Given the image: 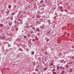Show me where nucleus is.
<instances>
[{
	"label": "nucleus",
	"mask_w": 74,
	"mask_h": 74,
	"mask_svg": "<svg viewBox=\"0 0 74 74\" xmlns=\"http://www.w3.org/2000/svg\"><path fill=\"white\" fill-rule=\"evenodd\" d=\"M60 68H61V69H63V70H64V68L62 67V66H61Z\"/></svg>",
	"instance_id": "nucleus-11"
},
{
	"label": "nucleus",
	"mask_w": 74,
	"mask_h": 74,
	"mask_svg": "<svg viewBox=\"0 0 74 74\" xmlns=\"http://www.w3.org/2000/svg\"><path fill=\"white\" fill-rule=\"evenodd\" d=\"M60 11H61V12H63V9H61Z\"/></svg>",
	"instance_id": "nucleus-27"
},
{
	"label": "nucleus",
	"mask_w": 74,
	"mask_h": 74,
	"mask_svg": "<svg viewBox=\"0 0 74 74\" xmlns=\"http://www.w3.org/2000/svg\"><path fill=\"white\" fill-rule=\"evenodd\" d=\"M15 21H14V22H15V23H16V22H15Z\"/></svg>",
	"instance_id": "nucleus-53"
},
{
	"label": "nucleus",
	"mask_w": 74,
	"mask_h": 74,
	"mask_svg": "<svg viewBox=\"0 0 74 74\" xmlns=\"http://www.w3.org/2000/svg\"><path fill=\"white\" fill-rule=\"evenodd\" d=\"M63 8V7H60V9H61V10H62Z\"/></svg>",
	"instance_id": "nucleus-26"
},
{
	"label": "nucleus",
	"mask_w": 74,
	"mask_h": 74,
	"mask_svg": "<svg viewBox=\"0 0 74 74\" xmlns=\"http://www.w3.org/2000/svg\"><path fill=\"white\" fill-rule=\"evenodd\" d=\"M60 63H63V62L64 61V60H60Z\"/></svg>",
	"instance_id": "nucleus-7"
},
{
	"label": "nucleus",
	"mask_w": 74,
	"mask_h": 74,
	"mask_svg": "<svg viewBox=\"0 0 74 74\" xmlns=\"http://www.w3.org/2000/svg\"><path fill=\"white\" fill-rule=\"evenodd\" d=\"M52 73L53 74H56V72H52Z\"/></svg>",
	"instance_id": "nucleus-17"
},
{
	"label": "nucleus",
	"mask_w": 74,
	"mask_h": 74,
	"mask_svg": "<svg viewBox=\"0 0 74 74\" xmlns=\"http://www.w3.org/2000/svg\"><path fill=\"white\" fill-rule=\"evenodd\" d=\"M61 15H62V14H61V15H60V16H61Z\"/></svg>",
	"instance_id": "nucleus-50"
},
{
	"label": "nucleus",
	"mask_w": 74,
	"mask_h": 74,
	"mask_svg": "<svg viewBox=\"0 0 74 74\" xmlns=\"http://www.w3.org/2000/svg\"><path fill=\"white\" fill-rule=\"evenodd\" d=\"M71 58L72 59H74V56H73L71 57Z\"/></svg>",
	"instance_id": "nucleus-23"
},
{
	"label": "nucleus",
	"mask_w": 74,
	"mask_h": 74,
	"mask_svg": "<svg viewBox=\"0 0 74 74\" xmlns=\"http://www.w3.org/2000/svg\"><path fill=\"white\" fill-rule=\"evenodd\" d=\"M30 34H28L27 35V36H28V37H30Z\"/></svg>",
	"instance_id": "nucleus-25"
},
{
	"label": "nucleus",
	"mask_w": 74,
	"mask_h": 74,
	"mask_svg": "<svg viewBox=\"0 0 74 74\" xmlns=\"http://www.w3.org/2000/svg\"><path fill=\"white\" fill-rule=\"evenodd\" d=\"M64 73V71H62V72L60 73V74H63V73Z\"/></svg>",
	"instance_id": "nucleus-12"
},
{
	"label": "nucleus",
	"mask_w": 74,
	"mask_h": 74,
	"mask_svg": "<svg viewBox=\"0 0 74 74\" xmlns=\"http://www.w3.org/2000/svg\"><path fill=\"white\" fill-rule=\"evenodd\" d=\"M10 25V26H11V25Z\"/></svg>",
	"instance_id": "nucleus-55"
},
{
	"label": "nucleus",
	"mask_w": 74,
	"mask_h": 74,
	"mask_svg": "<svg viewBox=\"0 0 74 74\" xmlns=\"http://www.w3.org/2000/svg\"><path fill=\"white\" fill-rule=\"evenodd\" d=\"M0 38H1V37L0 36Z\"/></svg>",
	"instance_id": "nucleus-51"
},
{
	"label": "nucleus",
	"mask_w": 74,
	"mask_h": 74,
	"mask_svg": "<svg viewBox=\"0 0 74 74\" xmlns=\"http://www.w3.org/2000/svg\"><path fill=\"white\" fill-rule=\"evenodd\" d=\"M52 71H55V69H53L52 70Z\"/></svg>",
	"instance_id": "nucleus-24"
},
{
	"label": "nucleus",
	"mask_w": 74,
	"mask_h": 74,
	"mask_svg": "<svg viewBox=\"0 0 74 74\" xmlns=\"http://www.w3.org/2000/svg\"><path fill=\"white\" fill-rule=\"evenodd\" d=\"M2 37L3 38H5V35H3Z\"/></svg>",
	"instance_id": "nucleus-15"
},
{
	"label": "nucleus",
	"mask_w": 74,
	"mask_h": 74,
	"mask_svg": "<svg viewBox=\"0 0 74 74\" xmlns=\"http://www.w3.org/2000/svg\"><path fill=\"white\" fill-rule=\"evenodd\" d=\"M9 12H10V11L9 10L7 12H6L7 14H9Z\"/></svg>",
	"instance_id": "nucleus-10"
},
{
	"label": "nucleus",
	"mask_w": 74,
	"mask_h": 74,
	"mask_svg": "<svg viewBox=\"0 0 74 74\" xmlns=\"http://www.w3.org/2000/svg\"><path fill=\"white\" fill-rule=\"evenodd\" d=\"M13 19V17H12L11 18H10V20L11 21H12V20Z\"/></svg>",
	"instance_id": "nucleus-29"
},
{
	"label": "nucleus",
	"mask_w": 74,
	"mask_h": 74,
	"mask_svg": "<svg viewBox=\"0 0 74 74\" xmlns=\"http://www.w3.org/2000/svg\"><path fill=\"white\" fill-rule=\"evenodd\" d=\"M43 18L40 19V21L41 22H42V21H43Z\"/></svg>",
	"instance_id": "nucleus-19"
},
{
	"label": "nucleus",
	"mask_w": 74,
	"mask_h": 74,
	"mask_svg": "<svg viewBox=\"0 0 74 74\" xmlns=\"http://www.w3.org/2000/svg\"><path fill=\"white\" fill-rule=\"evenodd\" d=\"M49 39L48 38H47L46 39V41H47V42H48L49 41Z\"/></svg>",
	"instance_id": "nucleus-9"
},
{
	"label": "nucleus",
	"mask_w": 74,
	"mask_h": 74,
	"mask_svg": "<svg viewBox=\"0 0 74 74\" xmlns=\"http://www.w3.org/2000/svg\"><path fill=\"white\" fill-rule=\"evenodd\" d=\"M53 28H55V26H53Z\"/></svg>",
	"instance_id": "nucleus-45"
},
{
	"label": "nucleus",
	"mask_w": 74,
	"mask_h": 74,
	"mask_svg": "<svg viewBox=\"0 0 74 74\" xmlns=\"http://www.w3.org/2000/svg\"><path fill=\"white\" fill-rule=\"evenodd\" d=\"M64 11H65V12H67L68 11H67V10H64Z\"/></svg>",
	"instance_id": "nucleus-35"
},
{
	"label": "nucleus",
	"mask_w": 74,
	"mask_h": 74,
	"mask_svg": "<svg viewBox=\"0 0 74 74\" xmlns=\"http://www.w3.org/2000/svg\"><path fill=\"white\" fill-rule=\"evenodd\" d=\"M47 38V37H46V38Z\"/></svg>",
	"instance_id": "nucleus-58"
},
{
	"label": "nucleus",
	"mask_w": 74,
	"mask_h": 74,
	"mask_svg": "<svg viewBox=\"0 0 74 74\" xmlns=\"http://www.w3.org/2000/svg\"><path fill=\"white\" fill-rule=\"evenodd\" d=\"M45 27V25H43L42 26H40V28H41V29H43Z\"/></svg>",
	"instance_id": "nucleus-1"
},
{
	"label": "nucleus",
	"mask_w": 74,
	"mask_h": 74,
	"mask_svg": "<svg viewBox=\"0 0 74 74\" xmlns=\"http://www.w3.org/2000/svg\"><path fill=\"white\" fill-rule=\"evenodd\" d=\"M33 29L34 30H35V27H33Z\"/></svg>",
	"instance_id": "nucleus-39"
},
{
	"label": "nucleus",
	"mask_w": 74,
	"mask_h": 74,
	"mask_svg": "<svg viewBox=\"0 0 74 74\" xmlns=\"http://www.w3.org/2000/svg\"><path fill=\"white\" fill-rule=\"evenodd\" d=\"M16 31H18V28H16Z\"/></svg>",
	"instance_id": "nucleus-20"
},
{
	"label": "nucleus",
	"mask_w": 74,
	"mask_h": 74,
	"mask_svg": "<svg viewBox=\"0 0 74 74\" xmlns=\"http://www.w3.org/2000/svg\"><path fill=\"white\" fill-rule=\"evenodd\" d=\"M18 21H22V20H21V19H18Z\"/></svg>",
	"instance_id": "nucleus-31"
},
{
	"label": "nucleus",
	"mask_w": 74,
	"mask_h": 74,
	"mask_svg": "<svg viewBox=\"0 0 74 74\" xmlns=\"http://www.w3.org/2000/svg\"><path fill=\"white\" fill-rule=\"evenodd\" d=\"M9 8H11V6H9Z\"/></svg>",
	"instance_id": "nucleus-47"
},
{
	"label": "nucleus",
	"mask_w": 74,
	"mask_h": 74,
	"mask_svg": "<svg viewBox=\"0 0 74 74\" xmlns=\"http://www.w3.org/2000/svg\"><path fill=\"white\" fill-rule=\"evenodd\" d=\"M8 47H11V45H10V44H8Z\"/></svg>",
	"instance_id": "nucleus-13"
},
{
	"label": "nucleus",
	"mask_w": 74,
	"mask_h": 74,
	"mask_svg": "<svg viewBox=\"0 0 74 74\" xmlns=\"http://www.w3.org/2000/svg\"><path fill=\"white\" fill-rule=\"evenodd\" d=\"M21 24L22 25V23H21Z\"/></svg>",
	"instance_id": "nucleus-56"
},
{
	"label": "nucleus",
	"mask_w": 74,
	"mask_h": 74,
	"mask_svg": "<svg viewBox=\"0 0 74 74\" xmlns=\"http://www.w3.org/2000/svg\"><path fill=\"white\" fill-rule=\"evenodd\" d=\"M50 65L51 66H53V63H51L50 64Z\"/></svg>",
	"instance_id": "nucleus-21"
},
{
	"label": "nucleus",
	"mask_w": 74,
	"mask_h": 74,
	"mask_svg": "<svg viewBox=\"0 0 74 74\" xmlns=\"http://www.w3.org/2000/svg\"><path fill=\"white\" fill-rule=\"evenodd\" d=\"M37 34V35H38H38H40V33H38Z\"/></svg>",
	"instance_id": "nucleus-44"
},
{
	"label": "nucleus",
	"mask_w": 74,
	"mask_h": 74,
	"mask_svg": "<svg viewBox=\"0 0 74 74\" xmlns=\"http://www.w3.org/2000/svg\"><path fill=\"white\" fill-rule=\"evenodd\" d=\"M69 72L70 73H72L73 72V69L71 68L70 70H69Z\"/></svg>",
	"instance_id": "nucleus-3"
},
{
	"label": "nucleus",
	"mask_w": 74,
	"mask_h": 74,
	"mask_svg": "<svg viewBox=\"0 0 74 74\" xmlns=\"http://www.w3.org/2000/svg\"><path fill=\"white\" fill-rule=\"evenodd\" d=\"M0 26H1V27H3V25L2 24H0Z\"/></svg>",
	"instance_id": "nucleus-16"
},
{
	"label": "nucleus",
	"mask_w": 74,
	"mask_h": 74,
	"mask_svg": "<svg viewBox=\"0 0 74 74\" xmlns=\"http://www.w3.org/2000/svg\"><path fill=\"white\" fill-rule=\"evenodd\" d=\"M12 15H15V13H12Z\"/></svg>",
	"instance_id": "nucleus-18"
},
{
	"label": "nucleus",
	"mask_w": 74,
	"mask_h": 74,
	"mask_svg": "<svg viewBox=\"0 0 74 74\" xmlns=\"http://www.w3.org/2000/svg\"><path fill=\"white\" fill-rule=\"evenodd\" d=\"M48 23H49V25H50V23H51V21H50V20H48Z\"/></svg>",
	"instance_id": "nucleus-6"
},
{
	"label": "nucleus",
	"mask_w": 74,
	"mask_h": 74,
	"mask_svg": "<svg viewBox=\"0 0 74 74\" xmlns=\"http://www.w3.org/2000/svg\"><path fill=\"white\" fill-rule=\"evenodd\" d=\"M43 2H44V1L42 0L40 1V3H41V4H42V3H43Z\"/></svg>",
	"instance_id": "nucleus-5"
},
{
	"label": "nucleus",
	"mask_w": 74,
	"mask_h": 74,
	"mask_svg": "<svg viewBox=\"0 0 74 74\" xmlns=\"http://www.w3.org/2000/svg\"><path fill=\"white\" fill-rule=\"evenodd\" d=\"M66 68H68L69 67V66L67 65V66L66 67Z\"/></svg>",
	"instance_id": "nucleus-42"
},
{
	"label": "nucleus",
	"mask_w": 74,
	"mask_h": 74,
	"mask_svg": "<svg viewBox=\"0 0 74 74\" xmlns=\"http://www.w3.org/2000/svg\"><path fill=\"white\" fill-rule=\"evenodd\" d=\"M21 58H22V57H21Z\"/></svg>",
	"instance_id": "nucleus-54"
},
{
	"label": "nucleus",
	"mask_w": 74,
	"mask_h": 74,
	"mask_svg": "<svg viewBox=\"0 0 74 74\" xmlns=\"http://www.w3.org/2000/svg\"><path fill=\"white\" fill-rule=\"evenodd\" d=\"M35 71H38V69L37 68H36L35 69Z\"/></svg>",
	"instance_id": "nucleus-14"
},
{
	"label": "nucleus",
	"mask_w": 74,
	"mask_h": 74,
	"mask_svg": "<svg viewBox=\"0 0 74 74\" xmlns=\"http://www.w3.org/2000/svg\"><path fill=\"white\" fill-rule=\"evenodd\" d=\"M50 33V31H49V32H47V34H49Z\"/></svg>",
	"instance_id": "nucleus-36"
},
{
	"label": "nucleus",
	"mask_w": 74,
	"mask_h": 74,
	"mask_svg": "<svg viewBox=\"0 0 74 74\" xmlns=\"http://www.w3.org/2000/svg\"><path fill=\"white\" fill-rule=\"evenodd\" d=\"M37 18H40V16L39 14H37L36 15Z\"/></svg>",
	"instance_id": "nucleus-2"
},
{
	"label": "nucleus",
	"mask_w": 74,
	"mask_h": 74,
	"mask_svg": "<svg viewBox=\"0 0 74 74\" xmlns=\"http://www.w3.org/2000/svg\"><path fill=\"white\" fill-rule=\"evenodd\" d=\"M14 8H16V5L14 6Z\"/></svg>",
	"instance_id": "nucleus-46"
},
{
	"label": "nucleus",
	"mask_w": 74,
	"mask_h": 74,
	"mask_svg": "<svg viewBox=\"0 0 74 74\" xmlns=\"http://www.w3.org/2000/svg\"><path fill=\"white\" fill-rule=\"evenodd\" d=\"M32 41H35V39H33V40H32Z\"/></svg>",
	"instance_id": "nucleus-38"
},
{
	"label": "nucleus",
	"mask_w": 74,
	"mask_h": 74,
	"mask_svg": "<svg viewBox=\"0 0 74 74\" xmlns=\"http://www.w3.org/2000/svg\"><path fill=\"white\" fill-rule=\"evenodd\" d=\"M39 22L38 21H36V23H37H37H39Z\"/></svg>",
	"instance_id": "nucleus-37"
},
{
	"label": "nucleus",
	"mask_w": 74,
	"mask_h": 74,
	"mask_svg": "<svg viewBox=\"0 0 74 74\" xmlns=\"http://www.w3.org/2000/svg\"><path fill=\"white\" fill-rule=\"evenodd\" d=\"M47 52H45V55H46V54H47Z\"/></svg>",
	"instance_id": "nucleus-32"
},
{
	"label": "nucleus",
	"mask_w": 74,
	"mask_h": 74,
	"mask_svg": "<svg viewBox=\"0 0 74 74\" xmlns=\"http://www.w3.org/2000/svg\"><path fill=\"white\" fill-rule=\"evenodd\" d=\"M27 71H29V70H30V69H29V68H27Z\"/></svg>",
	"instance_id": "nucleus-30"
},
{
	"label": "nucleus",
	"mask_w": 74,
	"mask_h": 74,
	"mask_svg": "<svg viewBox=\"0 0 74 74\" xmlns=\"http://www.w3.org/2000/svg\"><path fill=\"white\" fill-rule=\"evenodd\" d=\"M60 41H59L58 42V43H60Z\"/></svg>",
	"instance_id": "nucleus-49"
},
{
	"label": "nucleus",
	"mask_w": 74,
	"mask_h": 74,
	"mask_svg": "<svg viewBox=\"0 0 74 74\" xmlns=\"http://www.w3.org/2000/svg\"><path fill=\"white\" fill-rule=\"evenodd\" d=\"M24 37L25 38H26L27 36H24Z\"/></svg>",
	"instance_id": "nucleus-22"
},
{
	"label": "nucleus",
	"mask_w": 74,
	"mask_h": 74,
	"mask_svg": "<svg viewBox=\"0 0 74 74\" xmlns=\"http://www.w3.org/2000/svg\"><path fill=\"white\" fill-rule=\"evenodd\" d=\"M12 49V48H11V49Z\"/></svg>",
	"instance_id": "nucleus-57"
},
{
	"label": "nucleus",
	"mask_w": 74,
	"mask_h": 74,
	"mask_svg": "<svg viewBox=\"0 0 74 74\" xmlns=\"http://www.w3.org/2000/svg\"><path fill=\"white\" fill-rule=\"evenodd\" d=\"M31 54L32 55H33L34 54V52L33 51H32L31 52Z\"/></svg>",
	"instance_id": "nucleus-4"
},
{
	"label": "nucleus",
	"mask_w": 74,
	"mask_h": 74,
	"mask_svg": "<svg viewBox=\"0 0 74 74\" xmlns=\"http://www.w3.org/2000/svg\"><path fill=\"white\" fill-rule=\"evenodd\" d=\"M45 70H47V68H45Z\"/></svg>",
	"instance_id": "nucleus-48"
},
{
	"label": "nucleus",
	"mask_w": 74,
	"mask_h": 74,
	"mask_svg": "<svg viewBox=\"0 0 74 74\" xmlns=\"http://www.w3.org/2000/svg\"><path fill=\"white\" fill-rule=\"evenodd\" d=\"M50 74H51V73H50Z\"/></svg>",
	"instance_id": "nucleus-59"
},
{
	"label": "nucleus",
	"mask_w": 74,
	"mask_h": 74,
	"mask_svg": "<svg viewBox=\"0 0 74 74\" xmlns=\"http://www.w3.org/2000/svg\"><path fill=\"white\" fill-rule=\"evenodd\" d=\"M36 31L37 32H40V30L39 29V28H37V29L36 30Z\"/></svg>",
	"instance_id": "nucleus-8"
},
{
	"label": "nucleus",
	"mask_w": 74,
	"mask_h": 74,
	"mask_svg": "<svg viewBox=\"0 0 74 74\" xmlns=\"http://www.w3.org/2000/svg\"><path fill=\"white\" fill-rule=\"evenodd\" d=\"M72 48H74V47L73 46H72Z\"/></svg>",
	"instance_id": "nucleus-43"
},
{
	"label": "nucleus",
	"mask_w": 74,
	"mask_h": 74,
	"mask_svg": "<svg viewBox=\"0 0 74 74\" xmlns=\"http://www.w3.org/2000/svg\"><path fill=\"white\" fill-rule=\"evenodd\" d=\"M33 74H36V73H35V72H33Z\"/></svg>",
	"instance_id": "nucleus-41"
},
{
	"label": "nucleus",
	"mask_w": 74,
	"mask_h": 74,
	"mask_svg": "<svg viewBox=\"0 0 74 74\" xmlns=\"http://www.w3.org/2000/svg\"><path fill=\"white\" fill-rule=\"evenodd\" d=\"M57 69H59V66H57Z\"/></svg>",
	"instance_id": "nucleus-34"
},
{
	"label": "nucleus",
	"mask_w": 74,
	"mask_h": 74,
	"mask_svg": "<svg viewBox=\"0 0 74 74\" xmlns=\"http://www.w3.org/2000/svg\"><path fill=\"white\" fill-rule=\"evenodd\" d=\"M67 35L68 36H70V34H69V33H68L67 34Z\"/></svg>",
	"instance_id": "nucleus-40"
},
{
	"label": "nucleus",
	"mask_w": 74,
	"mask_h": 74,
	"mask_svg": "<svg viewBox=\"0 0 74 74\" xmlns=\"http://www.w3.org/2000/svg\"><path fill=\"white\" fill-rule=\"evenodd\" d=\"M32 26H30V27H32Z\"/></svg>",
	"instance_id": "nucleus-52"
},
{
	"label": "nucleus",
	"mask_w": 74,
	"mask_h": 74,
	"mask_svg": "<svg viewBox=\"0 0 74 74\" xmlns=\"http://www.w3.org/2000/svg\"><path fill=\"white\" fill-rule=\"evenodd\" d=\"M19 50H20V51H21V50H22V49H21V47H20L19 49Z\"/></svg>",
	"instance_id": "nucleus-33"
},
{
	"label": "nucleus",
	"mask_w": 74,
	"mask_h": 74,
	"mask_svg": "<svg viewBox=\"0 0 74 74\" xmlns=\"http://www.w3.org/2000/svg\"><path fill=\"white\" fill-rule=\"evenodd\" d=\"M72 63H73V62H70L69 63V64H72Z\"/></svg>",
	"instance_id": "nucleus-28"
}]
</instances>
